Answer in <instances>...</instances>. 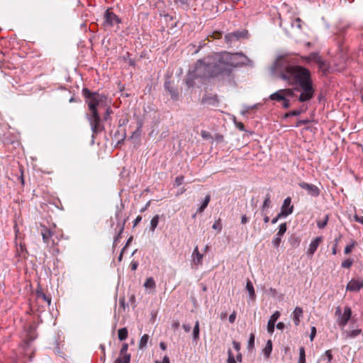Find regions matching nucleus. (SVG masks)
<instances>
[{"instance_id": "10", "label": "nucleus", "mask_w": 363, "mask_h": 363, "mask_svg": "<svg viewBox=\"0 0 363 363\" xmlns=\"http://www.w3.org/2000/svg\"><path fill=\"white\" fill-rule=\"evenodd\" d=\"M191 267L194 269H198V267L203 264V255L201 254L198 246H196L193 250L191 255Z\"/></svg>"}, {"instance_id": "28", "label": "nucleus", "mask_w": 363, "mask_h": 363, "mask_svg": "<svg viewBox=\"0 0 363 363\" xmlns=\"http://www.w3.org/2000/svg\"><path fill=\"white\" fill-rule=\"evenodd\" d=\"M144 286L145 289H154L156 286L155 281L152 277H149L146 279Z\"/></svg>"}, {"instance_id": "20", "label": "nucleus", "mask_w": 363, "mask_h": 363, "mask_svg": "<svg viewBox=\"0 0 363 363\" xmlns=\"http://www.w3.org/2000/svg\"><path fill=\"white\" fill-rule=\"evenodd\" d=\"M362 333V331L361 329H355L350 331H345L343 333V335L345 336V338H354Z\"/></svg>"}, {"instance_id": "25", "label": "nucleus", "mask_w": 363, "mask_h": 363, "mask_svg": "<svg viewBox=\"0 0 363 363\" xmlns=\"http://www.w3.org/2000/svg\"><path fill=\"white\" fill-rule=\"evenodd\" d=\"M233 346L235 351L238 352L236 354V360L240 362L242 361V354L240 352V344L237 341H233Z\"/></svg>"}, {"instance_id": "61", "label": "nucleus", "mask_w": 363, "mask_h": 363, "mask_svg": "<svg viewBox=\"0 0 363 363\" xmlns=\"http://www.w3.org/2000/svg\"><path fill=\"white\" fill-rule=\"evenodd\" d=\"M284 327H285V325L282 322H279L277 325V328L279 330H283L284 328Z\"/></svg>"}, {"instance_id": "19", "label": "nucleus", "mask_w": 363, "mask_h": 363, "mask_svg": "<svg viewBox=\"0 0 363 363\" xmlns=\"http://www.w3.org/2000/svg\"><path fill=\"white\" fill-rule=\"evenodd\" d=\"M164 88L169 93V94L171 95L172 98L173 99H177L178 95H179V92L178 91L174 89L172 84H171V82H169V81H166L165 83H164Z\"/></svg>"}, {"instance_id": "37", "label": "nucleus", "mask_w": 363, "mask_h": 363, "mask_svg": "<svg viewBox=\"0 0 363 363\" xmlns=\"http://www.w3.org/2000/svg\"><path fill=\"white\" fill-rule=\"evenodd\" d=\"M302 21L300 18H296L294 21L291 22V26L292 27H296L298 29H302Z\"/></svg>"}, {"instance_id": "43", "label": "nucleus", "mask_w": 363, "mask_h": 363, "mask_svg": "<svg viewBox=\"0 0 363 363\" xmlns=\"http://www.w3.org/2000/svg\"><path fill=\"white\" fill-rule=\"evenodd\" d=\"M212 228L214 229V230H218V232H220L221 230H222V223H221V221L220 219H218V220L215 221V223H213Z\"/></svg>"}, {"instance_id": "57", "label": "nucleus", "mask_w": 363, "mask_h": 363, "mask_svg": "<svg viewBox=\"0 0 363 363\" xmlns=\"http://www.w3.org/2000/svg\"><path fill=\"white\" fill-rule=\"evenodd\" d=\"M142 220V216H138L133 222V225L136 226Z\"/></svg>"}, {"instance_id": "36", "label": "nucleus", "mask_w": 363, "mask_h": 363, "mask_svg": "<svg viewBox=\"0 0 363 363\" xmlns=\"http://www.w3.org/2000/svg\"><path fill=\"white\" fill-rule=\"evenodd\" d=\"M353 264V259L350 258H347L342 261L341 264V267L342 268L350 269Z\"/></svg>"}, {"instance_id": "30", "label": "nucleus", "mask_w": 363, "mask_h": 363, "mask_svg": "<svg viewBox=\"0 0 363 363\" xmlns=\"http://www.w3.org/2000/svg\"><path fill=\"white\" fill-rule=\"evenodd\" d=\"M130 355H121L115 360L114 363H130Z\"/></svg>"}, {"instance_id": "29", "label": "nucleus", "mask_w": 363, "mask_h": 363, "mask_svg": "<svg viewBox=\"0 0 363 363\" xmlns=\"http://www.w3.org/2000/svg\"><path fill=\"white\" fill-rule=\"evenodd\" d=\"M128 330L126 328H123L118 330V337L120 340H125L128 337Z\"/></svg>"}, {"instance_id": "53", "label": "nucleus", "mask_w": 363, "mask_h": 363, "mask_svg": "<svg viewBox=\"0 0 363 363\" xmlns=\"http://www.w3.org/2000/svg\"><path fill=\"white\" fill-rule=\"evenodd\" d=\"M235 318H236V313L234 311L229 316V322L231 323H233L235 320Z\"/></svg>"}, {"instance_id": "50", "label": "nucleus", "mask_w": 363, "mask_h": 363, "mask_svg": "<svg viewBox=\"0 0 363 363\" xmlns=\"http://www.w3.org/2000/svg\"><path fill=\"white\" fill-rule=\"evenodd\" d=\"M315 335H316V328H315V327L313 326L311 328V335H310V340H311V341L313 340Z\"/></svg>"}, {"instance_id": "48", "label": "nucleus", "mask_w": 363, "mask_h": 363, "mask_svg": "<svg viewBox=\"0 0 363 363\" xmlns=\"http://www.w3.org/2000/svg\"><path fill=\"white\" fill-rule=\"evenodd\" d=\"M301 113V110H294L286 114V117L296 116L300 115Z\"/></svg>"}, {"instance_id": "4", "label": "nucleus", "mask_w": 363, "mask_h": 363, "mask_svg": "<svg viewBox=\"0 0 363 363\" xmlns=\"http://www.w3.org/2000/svg\"><path fill=\"white\" fill-rule=\"evenodd\" d=\"M40 234L49 252L52 255L59 253L57 245L62 238V230L58 228L55 224H52L50 227L41 225Z\"/></svg>"}, {"instance_id": "21", "label": "nucleus", "mask_w": 363, "mask_h": 363, "mask_svg": "<svg viewBox=\"0 0 363 363\" xmlns=\"http://www.w3.org/2000/svg\"><path fill=\"white\" fill-rule=\"evenodd\" d=\"M246 289L247 290V291L249 293L250 298L252 300H255V297H256V295H255V292L253 284L251 282V281H250V280H247V281Z\"/></svg>"}, {"instance_id": "55", "label": "nucleus", "mask_w": 363, "mask_h": 363, "mask_svg": "<svg viewBox=\"0 0 363 363\" xmlns=\"http://www.w3.org/2000/svg\"><path fill=\"white\" fill-rule=\"evenodd\" d=\"M284 218L282 216H280V213H279L277 214V216L276 217H274L272 220V224H275L277 223V221L280 219V218Z\"/></svg>"}, {"instance_id": "47", "label": "nucleus", "mask_w": 363, "mask_h": 363, "mask_svg": "<svg viewBox=\"0 0 363 363\" xmlns=\"http://www.w3.org/2000/svg\"><path fill=\"white\" fill-rule=\"evenodd\" d=\"M319 69H321L323 72H325L328 69V66L327 63L322 59V63L318 64Z\"/></svg>"}, {"instance_id": "27", "label": "nucleus", "mask_w": 363, "mask_h": 363, "mask_svg": "<svg viewBox=\"0 0 363 363\" xmlns=\"http://www.w3.org/2000/svg\"><path fill=\"white\" fill-rule=\"evenodd\" d=\"M149 338L150 337L147 334H145L141 337L139 342V348L140 350H143L146 347Z\"/></svg>"}, {"instance_id": "35", "label": "nucleus", "mask_w": 363, "mask_h": 363, "mask_svg": "<svg viewBox=\"0 0 363 363\" xmlns=\"http://www.w3.org/2000/svg\"><path fill=\"white\" fill-rule=\"evenodd\" d=\"M298 363H306V354L303 347H301L299 349V359Z\"/></svg>"}, {"instance_id": "32", "label": "nucleus", "mask_w": 363, "mask_h": 363, "mask_svg": "<svg viewBox=\"0 0 363 363\" xmlns=\"http://www.w3.org/2000/svg\"><path fill=\"white\" fill-rule=\"evenodd\" d=\"M193 338L197 340L199 338V321L196 320L193 329Z\"/></svg>"}, {"instance_id": "41", "label": "nucleus", "mask_w": 363, "mask_h": 363, "mask_svg": "<svg viewBox=\"0 0 363 363\" xmlns=\"http://www.w3.org/2000/svg\"><path fill=\"white\" fill-rule=\"evenodd\" d=\"M322 357H326L328 361L327 363H330L333 359L332 351L330 350L325 351Z\"/></svg>"}, {"instance_id": "13", "label": "nucleus", "mask_w": 363, "mask_h": 363, "mask_svg": "<svg viewBox=\"0 0 363 363\" xmlns=\"http://www.w3.org/2000/svg\"><path fill=\"white\" fill-rule=\"evenodd\" d=\"M351 315H352L351 308L348 306H346L344 308L343 314L341 315L337 320V323H338L339 326L342 327V328L345 327L347 324L349 320L350 319Z\"/></svg>"}, {"instance_id": "58", "label": "nucleus", "mask_w": 363, "mask_h": 363, "mask_svg": "<svg viewBox=\"0 0 363 363\" xmlns=\"http://www.w3.org/2000/svg\"><path fill=\"white\" fill-rule=\"evenodd\" d=\"M182 327H183V328H184V331H185L186 333H189V332H190V330H191V325H189V324H184Z\"/></svg>"}, {"instance_id": "39", "label": "nucleus", "mask_w": 363, "mask_h": 363, "mask_svg": "<svg viewBox=\"0 0 363 363\" xmlns=\"http://www.w3.org/2000/svg\"><path fill=\"white\" fill-rule=\"evenodd\" d=\"M174 1L175 3H179L180 6H182L186 10L189 8L190 0H174Z\"/></svg>"}, {"instance_id": "40", "label": "nucleus", "mask_w": 363, "mask_h": 363, "mask_svg": "<svg viewBox=\"0 0 363 363\" xmlns=\"http://www.w3.org/2000/svg\"><path fill=\"white\" fill-rule=\"evenodd\" d=\"M254 346H255V335L253 333H251L249 340H248L247 348L249 350H251L254 348Z\"/></svg>"}, {"instance_id": "1", "label": "nucleus", "mask_w": 363, "mask_h": 363, "mask_svg": "<svg viewBox=\"0 0 363 363\" xmlns=\"http://www.w3.org/2000/svg\"><path fill=\"white\" fill-rule=\"evenodd\" d=\"M252 65V62L242 52H220L199 60L186 78L189 87L194 86L196 79H208L218 76H229L233 68Z\"/></svg>"}, {"instance_id": "3", "label": "nucleus", "mask_w": 363, "mask_h": 363, "mask_svg": "<svg viewBox=\"0 0 363 363\" xmlns=\"http://www.w3.org/2000/svg\"><path fill=\"white\" fill-rule=\"evenodd\" d=\"M82 94L88 105L89 112L86 114V116L93 133L92 136L94 137V135H97L104 130L99 111L100 110L105 111L104 120L106 121L110 114L112 113V110L110 105L107 103L106 96L98 92H91L87 88L82 89Z\"/></svg>"}, {"instance_id": "62", "label": "nucleus", "mask_w": 363, "mask_h": 363, "mask_svg": "<svg viewBox=\"0 0 363 363\" xmlns=\"http://www.w3.org/2000/svg\"><path fill=\"white\" fill-rule=\"evenodd\" d=\"M150 201H149L146 203V205H145L143 208H142L140 209V212H141V213L145 212V211L148 208V207L150 206Z\"/></svg>"}, {"instance_id": "44", "label": "nucleus", "mask_w": 363, "mask_h": 363, "mask_svg": "<svg viewBox=\"0 0 363 363\" xmlns=\"http://www.w3.org/2000/svg\"><path fill=\"white\" fill-rule=\"evenodd\" d=\"M141 128H142V125L141 124H140L137 129L133 132V135H131V138H139L140 136V133H141Z\"/></svg>"}, {"instance_id": "59", "label": "nucleus", "mask_w": 363, "mask_h": 363, "mask_svg": "<svg viewBox=\"0 0 363 363\" xmlns=\"http://www.w3.org/2000/svg\"><path fill=\"white\" fill-rule=\"evenodd\" d=\"M249 221V218L247 217L246 215H243L241 218V223L245 224Z\"/></svg>"}, {"instance_id": "38", "label": "nucleus", "mask_w": 363, "mask_h": 363, "mask_svg": "<svg viewBox=\"0 0 363 363\" xmlns=\"http://www.w3.org/2000/svg\"><path fill=\"white\" fill-rule=\"evenodd\" d=\"M328 216H325L323 220L317 221V225L320 229H323L328 224Z\"/></svg>"}, {"instance_id": "11", "label": "nucleus", "mask_w": 363, "mask_h": 363, "mask_svg": "<svg viewBox=\"0 0 363 363\" xmlns=\"http://www.w3.org/2000/svg\"><path fill=\"white\" fill-rule=\"evenodd\" d=\"M287 230L286 223H281L279 226V230L277 233L275 238L272 240V245L274 247L278 248L281 242V239Z\"/></svg>"}, {"instance_id": "45", "label": "nucleus", "mask_w": 363, "mask_h": 363, "mask_svg": "<svg viewBox=\"0 0 363 363\" xmlns=\"http://www.w3.org/2000/svg\"><path fill=\"white\" fill-rule=\"evenodd\" d=\"M128 345L127 343H123L120 351L121 355H130L128 353Z\"/></svg>"}, {"instance_id": "49", "label": "nucleus", "mask_w": 363, "mask_h": 363, "mask_svg": "<svg viewBox=\"0 0 363 363\" xmlns=\"http://www.w3.org/2000/svg\"><path fill=\"white\" fill-rule=\"evenodd\" d=\"M211 37L213 39H220L222 37V33L220 31H215L213 33Z\"/></svg>"}, {"instance_id": "34", "label": "nucleus", "mask_w": 363, "mask_h": 363, "mask_svg": "<svg viewBox=\"0 0 363 363\" xmlns=\"http://www.w3.org/2000/svg\"><path fill=\"white\" fill-rule=\"evenodd\" d=\"M289 242L293 247H296L300 243V239L296 235H292L289 238Z\"/></svg>"}, {"instance_id": "7", "label": "nucleus", "mask_w": 363, "mask_h": 363, "mask_svg": "<svg viewBox=\"0 0 363 363\" xmlns=\"http://www.w3.org/2000/svg\"><path fill=\"white\" fill-rule=\"evenodd\" d=\"M247 31L245 30H238L225 35V40L228 44H232L233 42L240 38H246Z\"/></svg>"}, {"instance_id": "56", "label": "nucleus", "mask_w": 363, "mask_h": 363, "mask_svg": "<svg viewBox=\"0 0 363 363\" xmlns=\"http://www.w3.org/2000/svg\"><path fill=\"white\" fill-rule=\"evenodd\" d=\"M155 363H170L169 359L167 356H164L162 361L157 360Z\"/></svg>"}, {"instance_id": "17", "label": "nucleus", "mask_w": 363, "mask_h": 363, "mask_svg": "<svg viewBox=\"0 0 363 363\" xmlns=\"http://www.w3.org/2000/svg\"><path fill=\"white\" fill-rule=\"evenodd\" d=\"M36 299L40 303H45L47 306H49L51 303V298L45 294H44L42 291H37L36 293Z\"/></svg>"}, {"instance_id": "51", "label": "nucleus", "mask_w": 363, "mask_h": 363, "mask_svg": "<svg viewBox=\"0 0 363 363\" xmlns=\"http://www.w3.org/2000/svg\"><path fill=\"white\" fill-rule=\"evenodd\" d=\"M354 220L356 222L359 223L363 225V216H358V215L356 214V215L354 216Z\"/></svg>"}, {"instance_id": "52", "label": "nucleus", "mask_w": 363, "mask_h": 363, "mask_svg": "<svg viewBox=\"0 0 363 363\" xmlns=\"http://www.w3.org/2000/svg\"><path fill=\"white\" fill-rule=\"evenodd\" d=\"M138 266V263L137 262L133 261L130 264V268L132 271H135L137 269Z\"/></svg>"}, {"instance_id": "33", "label": "nucleus", "mask_w": 363, "mask_h": 363, "mask_svg": "<svg viewBox=\"0 0 363 363\" xmlns=\"http://www.w3.org/2000/svg\"><path fill=\"white\" fill-rule=\"evenodd\" d=\"M357 245V242L354 240H352L351 242L346 245L345 247L344 252L345 255H348L352 252L354 247Z\"/></svg>"}, {"instance_id": "54", "label": "nucleus", "mask_w": 363, "mask_h": 363, "mask_svg": "<svg viewBox=\"0 0 363 363\" xmlns=\"http://www.w3.org/2000/svg\"><path fill=\"white\" fill-rule=\"evenodd\" d=\"M235 124L236 125V127L240 129V130H244L245 129V125L244 124L242 123V122H235Z\"/></svg>"}, {"instance_id": "5", "label": "nucleus", "mask_w": 363, "mask_h": 363, "mask_svg": "<svg viewBox=\"0 0 363 363\" xmlns=\"http://www.w3.org/2000/svg\"><path fill=\"white\" fill-rule=\"evenodd\" d=\"M295 96L294 89H283L273 93L269 96L272 101L281 102L282 106L284 108H288L291 106L290 98Z\"/></svg>"}, {"instance_id": "63", "label": "nucleus", "mask_w": 363, "mask_h": 363, "mask_svg": "<svg viewBox=\"0 0 363 363\" xmlns=\"http://www.w3.org/2000/svg\"><path fill=\"white\" fill-rule=\"evenodd\" d=\"M201 136L203 138H208L210 137V134L209 133L205 131V130H203L201 131Z\"/></svg>"}, {"instance_id": "22", "label": "nucleus", "mask_w": 363, "mask_h": 363, "mask_svg": "<svg viewBox=\"0 0 363 363\" xmlns=\"http://www.w3.org/2000/svg\"><path fill=\"white\" fill-rule=\"evenodd\" d=\"M272 340H269L267 342L265 347L263 350L264 355L267 358H269L270 354H271V353H272Z\"/></svg>"}, {"instance_id": "18", "label": "nucleus", "mask_w": 363, "mask_h": 363, "mask_svg": "<svg viewBox=\"0 0 363 363\" xmlns=\"http://www.w3.org/2000/svg\"><path fill=\"white\" fill-rule=\"evenodd\" d=\"M303 59L306 62H314L316 64L322 63V57L317 52H312L308 56L303 57Z\"/></svg>"}, {"instance_id": "8", "label": "nucleus", "mask_w": 363, "mask_h": 363, "mask_svg": "<svg viewBox=\"0 0 363 363\" xmlns=\"http://www.w3.org/2000/svg\"><path fill=\"white\" fill-rule=\"evenodd\" d=\"M363 289V279L353 278L346 286V290L351 292H359Z\"/></svg>"}, {"instance_id": "64", "label": "nucleus", "mask_w": 363, "mask_h": 363, "mask_svg": "<svg viewBox=\"0 0 363 363\" xmlns=\"http://www.w3.org/2000/svg\"><path fill=\"white\" fill-rule=\"evenodd\" d=\"M179 325L180 324L179 321H175L172 323V327L173 329H177L179 328Z\"/></svg>"}, {"instance_id": "60", "label": "nucleus", "mask_w": 363, "mask_h": 363, "mask_svg": "<svg viewBox=\"0 0 363 363\" xmlns=\"http://www.w3.org/2000/svg\"><path fill=\"white\" fill-rule=\"evenodd\" d=\"M262 213H263V216H264V218H263L264 222L265 223H269V217L267 216V213L262 212Z\"/></svg>"}, {"instance_id": "31", "label": "nucleus", "mask_w": 363, "mask_h": 363, "mask_svg": "<svg viewBox=\"0 0 363 363\" xmlns=\"http://www.w3.org/2000/svg\"><path fill=\"white\" fill-rule=\"evenodd\" d=\"M159 220H160V216L159 215H156L155 216L151 221H150V230L154 232L155 228H157V225H158V223H159Z\"/></svg>"}, {"instance_id": "16", "label": "nucleus", "mask_w": 363, "mask_h": 363, "mask_svg": "<svg viewBox=\"0 0 363 363\" xmlns=\"http://www.w3.org/2000/svg\"><path fill=\"white\" fill-rule=\"evenodd\" d=\"M303 311L301 307H296L292 313V319L296 326L300 324L301 318L303 317Z\"/></svg>"}, {"instance_id": "6", "label": "nucleus", "mask_w": 363, "mask_h": 363, "mask_svg": "<svg viewBox=\"0 0 363 363\" xmlns=\"http://www.w3.org/2000/svg\"><path fill=\"white\" fill-rule=\"evenodd\" d=\"M122 23L121 18L116 15L112 10V8H108L104 13L103 25L106 28H113L116 26V29H120L119 25Z\"/></svg>"}, {"instance_id": "26", "label": "nucleus", "mask_w": 363, "mask_h": 363, "mask_svg": "<svg viewBox=\"0 0 363 363\" xmlns=\"http://www.w3.org/2000/svg\"><path fill=\"white\" fill-rule=\"evenodd\" d=\"M271 206V196L269 194H267L266 195V197L264 199V201L262 206V212H265L267 208H269Z\"/></svg>"}, {"instance_id": "14", "label": "nucleus", "mask_w": 363, "mask_h": 363, "mask_svg": "<svg viewBox=\"0 0 363 363\" xmlns=\"http://www.w3.org/2000/svg\"><path fill=\"white\" fill-rule=\"evenodd\" d=\"M323 242V237L318 236L314 238L310 243L309 247L307 250V255L312 256L314 255L320 244Z\"/></svg>"}, {"instance_id": "46", "label": "nucleus", "mask_w": 363, "mask_h": 363, "mask_svg": "<svg viewBox=\"0 0 363 363\" xmlns=\"http://www.w3.org/2000/svg\"><path fill=\"white\" fill-rule=\"evenodd\" d=\"M184 177L182 175L177 177L175 178L174 184L177 186H180L184 182Z\"/></svg>"}, {"instance_id": "9", "label": "nucleus", "mask_w": 363, "mask_h": 363, "mask_svg": "<svg viewBox=\"0 0 363 363\" xmlns=\"http://www.w3.org/2000/svg\"><path fill=\"white\" fill-rule=\"evenodd\" d=\"M294 208V205L291 204V198L289 196L286 198L281 206L280 216L284 218L287 217L293 213Z\"/></svg>"}, {"instance_id": "24", "label": "nucleus", "mask_w": 363, "mask_h": 363, "mask_svg": "<svg viewBox=\"0 0 363 363\" xmlns=\"http://www.w3.org/2000/svg\"><path fill=\"white\" fill-rule=\"evenodd\" d=\"M202 102L205 104L215 105L217 102V97L216 96H204L202 99Z\"/></svg>"}, {"instance_id": "12", "label": "nucleus", "mask_w": 363, "mask_h": 363, "mask_svg": "<svg viewBox=\"0 0 363 363\" xmlns=\"http://www.w3.org/2000/svg\"><path fill=\"white\" fill-rule=\"evenodd\" d=\"M298 185L301 189L308 191V193L312 196L317 197L320 194V189L314 184L303 182H300Z\"/></svg>"}, {"instance_id": "15", "label": "nucleus", "mask_w": 363, "mask_h": 363, "mask_svg": "<svg viewBox=\"0 0 363 363\" xmlns=\"http://www.w3.org/2000/svg\"><path fill=\"white\" fill-rule=\"evenodd\" d=\"M280 317L279 311H275L270 317L267 324V331L269 333L272 334L274 331L275 323Z\"/></svg>"}, {"instance_id": "42", "label": "nucleus", "mask_w": 363, "mask_h": 363, "mask_svg": "<svg viewBox=\"0 0 363 363\" xmlns=\"http://www.w3.org/2000/svg\"><path fill=\"white\" fill-rule=\"evenodd\" d=\"M228 360H227L228 363H236V360H235L236 356L235 357V355L233 354V352L230 350H228Z\"/></svg>"}, {"instance_id": "23", "label": "nucleus", "mask_w": 363, "mask_h": 363, "mask_svg": "<svg viewBox=\"0 0 363 363\" xmlns=\"http://www.w3.org/2000/svg\"><path fill=\"white\" fill-rule=\"evenodd\" d=\"M210 201H211V196L209 194H208L205 196V199L203 201L201 206L199 208L197 212L199 213H202L206 209V208L208 206Z\"/></svg>"}, {"instance_id": "2", "label": "nucleus", "mask_w": 363, "mask_h": 363, "mask_svg": "<svg viewBox=\"0 0 363 363\" xmlns=\"http://www.w3.org/2000/svg\"><path fill=\"white\" fill-rule=\"evenodd\" d=\"M274 72L289 85L296 86L295 89L301 91L298 101L305 102L313 98L315 89L311 71L298 65L295 58L289 56L277 58Z\"/></svg>"}]
</instances>
